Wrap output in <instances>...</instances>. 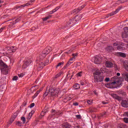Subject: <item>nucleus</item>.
Returning a JSON list of instances; mask_svg holds the SVG:
<instances>
[{
    "instance_id": "nucleus-1",
    "label": "nucleus",
    "mask_w": 128,
    "mask_h": 128,
    "mask_svg": "<svg viewBox=\"0 0 128 128\" xmlns=\"http://www.w3.org/2000/svg\"><path fill=\"white\" fill-rule=\"evenodd\" d=\"M58 94H60V89L52 88L46 90V92L44 94V98L48 96H58Z\"/></svg>"
},
{
    "instance_id": "nucleus-2",
    "label": "nucleus",
    "mask_w": 128,
    "mask_h": 128,
    "mask_svg": "<svg viewBox=\"0 0 128 128\" xmlns=\"http://www.w3.org/2000/svg\"><path fill=\"white\" fill-rule=\"evenodd\" d=\"M52 50V48L51 47H47L44 50L42 54L39 56V58L40 60H44V58L48 56V54H50V52Z\"/></svg>"
},
{
    "instance_id": "nucleus-3",
    "label": "nucleus",
    "mask_w": 128,
    "mask_h": 128,
    "mask_svg": "<svg viewBox=\"0 0 128 128\" xmlns=\"http://www.w3.org/2000/svg\"><path fill=\"white\" fill-rule=\"evenodd\" d=\"M113 44L114 46H117L116 48L117 50H124V46H126V44L122 42H120L118 44L114 43Z\"/></svg>"
},
{
    "instance_id": "nucleus-4",
    "label": "nucleus",
    "mask_w": 128,
    "mask_h": 128,
    "mask_svg": "<svg viewBox=\"0 0 128 128\" xmlns=\"http://www.w3.org/2000/svg\"><path fill=\"white\" fill-rule=\"evenodd\" d=\"M102 62V58L100 56H96L94 57V62L96 64H100Z\"/></svg>"
},
{
    "instance_id": "nucleus-5",
    "label": "nucleus",
    "mask_w": 128,
    "mask_h": 128,
    "mask_svg": "<svg viewBox=\"0 0 128 128\" xmlns=\"http://www.w3.org/2000/svg\"><path fill=\"white\" fill-rule=\"evenodd\" d=\"M122 6H120L115 11L110 14H108V16H114V14H118V12H120V10H122Z\"/></svg>"
},
{
    "instance_id": "nucleus-6",
    "label": "nucleus",
    "mask_w": 128,
    "mask_h": 128,
    "mask_svg": "<svg viewBox=\"0 0 128 128\" xmlns=\"http://www.w3.org/2000/svg\"><path fill=\"white\" fill-rule=\"evenodd\" d=\"M104 76H94L95 82H102L104 80Z\"/></svg>"
},
{
    "instance_id": "nucleus-7",
    "label": "nucleus",
    "mask_w": 128,
    "mask_h": 128,
    "mask_svg": "<svg viewBox=\"0 0 128 128\" xmlns=\"http://www.w3.org/2000/svg\"><path fill=\"white\" fill-rule=\"evenodd\" d=\"M124 33L122 34V37L123 38H126L128 36V28L125 27L124 28Z\"/></svg>"
},
{
    "instance_id": "nucleus-8",
    "label": "nucleus",
    "mask_w": 128,
    "mask_h": 128,
    "mask_svg": "<svg viewBox=\"0 0 128 128\" xmlns=\"http://www.w3.org/2000/svg\"><path fill=\"white\" fill-rule=\"evenodd\" d=\"M82 18V14H79L75 16L74 19L75 20V22H77V24H78V22L80 21V20Z\"/></svg>"
},
{
    "instance_id": "nucleus-9",
    "label": "nucleus",
    "mask_w": 128,
    "mask_h": 128,
    "mask_svg": "<svg viewBox=\"0 0 128 128\" xmlns=\"http://www.w3.org/2000/svg\"><path fill=\"white\" fill-rule=\"evenodd\" d=\"M105 66H106V68H112V66H114V64H112V63L110 61H106L105 62Z\"/></svg>"
},
{
    "instance_id": "nucleus-10",
    "label": "nucleus",
    "mask_w": 128,
    "mask_h": 128,
    "mask_svg": "<svg viewBox=\"0 0 128 128\" xmlns=\"http://www.w3.org/2000/svg\"><path fill=\"white\" fill-rule=\"evenodd\" d=\"M121 105L123 108H128V101L126 100H122L121 102Z\"/></svg>"
},
{
    "instance_id": "nucleus-11",
    "label": "nucleus",
    "mask_w": 128,
    "mask_h": 128,
    "mask_svg": "<svg viewBox=\"0 0 128 128\" xmlns=\"http://www.w3.org/2000/svg\"><path fill=\"white\" fill-rule=\"evenodd\" d=\"M112 78V80H114V81L111 82V84H116V82H118V78L117 76H115L113 77Z\"/></svg>"
},
{
    "instance_id": "nucleus-12",
    "label": "nucleus",
    "mask_w": 128,
    "mask_h": 128,
    "mask_svg": "<svg viewBox=\"0 0 128 128\" xmlns=\"http://www.w3.org/2000/svg\"><path fill=\"white\" fill-rule=\"evenodd\" d=\"M106 50L107 52H114V48H112V46H108L106 48Z\"/></svg>"
},
{
    "instance_id": "nucleus-13",
    "label": "nucleus",
    "mask_w": 128,
    "mask_h": 128,
    "mask_svg": "<svg viewBox=\"0 0 128 128\" xmlns=\"http://www.w3.org/2000/svg\"><path fill=\"white\" fill-rule=\"evenodd\" d=\"M51 114H52L50 116V118H52V116H56V114H58V112H56V110L52 109L51 110Z\"/></svg>"
},
{
    "instance_id": "nucleus-14",
    "label": "nucleus",
    "mask_w": 128,
    "mask_h": 128,
    "mask_svg": "<svg viewBox=\"0 0 128 128\" xmlns=\"http://www.w3.org/2000/svg\"><path fill=\"white\" fill-rule=\"evenodd\" d=\"M112 96L114 98H115L116 100H122V98L120 97L116 94H112Z\"/></svg>"
},
{
    "instance_id": "nucleus-15",
    "label": "nucleus",
    "mask_w": 128,
    "mask_h": 128,
    "mask_svg": "<svg viewBox=\"0 0 128 128\" xmlns=\"http://www.w3.org/2000/svg\"><path fill=\"white\" fill-rule=\"evenodd\" d=\"M73 62H72V60H69L68 61V62L66 63V65L65 66H64L63 68L64 70H66V68H68V66H70L71 64H72Z\"/></svg>"
},
{
    "instance_id": "nucleus-16",
    "label": "nucleus",
    "mask_w": 128,
    "mask_h": 128,
    "mask_svg": "<svg viewBox=\"0 0 128 128\" xmlns=\"http://www.w3.org/2000/svg\"><path fill=\"white\" fill-rule=\"evenodd\" d=\"M62 126H63V128H72V126L68 123L64 124Z\"/></svg>"
},
{
    "instance_id": "nucleus-17",
    "label": "nucleus",
    "mask_w": 128,
    "mask_h": 128,
    "mask_svg": "<svg viewBox=\"0 0 128 128\" xmlns=\"http://www.w3.org/2000/svg\"><path fill=\"white\" fill-rule=\"evenodd\" d=\"M69 24H76V20L74 18L73 19H70L69 21Z\"/></svg>"
},
{
    "instance_id": "nucleus-18",
    "label": "nucleus",
    "mask_w": 128,
    "mask_h": 128,
    "mask_svg": "<svg viewBox=\"0 0 128 128\" xmlns=\"http://www.w3.org/2000/svg\"><path fill=\"white\" fill-rule=\"evenodd\" d=\"M30 62H32V61H30V60H26L23 66H30Z\"/></svg>"
},
{
    "instance_id": "nucleus-19",
    "label": "nucleus",
    "mask_w": 128,
    "mask_h": 128,
    "mask_svg": "<svg viewBox=\"0 0 128 128\" xmlns=\"http://www.w3.org/2000/svg\"><path fill=\"white\" fill-rule=\"evenodd\" d=\"M0 66H3L4 68H8V65H6L2 60H0Z\"/></svg>"
},
{
    "instance_id": "nucleus-20",
    "label": "nucleus",
    "mask_w": 128,
    "mask_h": 128,
    "mask_svg": "<svg viewBox=\"0 0 128 128\" xmlns=\"http://www.w3.org/2000/svg\"><path fill=\"white\" fill-rule=\"evenodd\" d=\"M122 64H123L124 68H126L128 72V65L126 64V62L124 61H122Z\"/></svg>"
},
{
    "instance_id": "nucleus-21",
    "label": "nucleus",
    "mask_w": 128,
    "mask_h": 128,
    "mask_svg": "<svg viewBox=\"0 0 128 128\" xmlns=\"http://www.w3.org/2000/svg\"><path fill=\"white\" fill-rule=\"evenodd\" d=\"M46 112H48V110H42L40 114L41 116L44 117V114H46Z\"/></svg>"
},
{
    "instance_id": "nucleus-22",
    "label": "nucleus",
    "mask_w": 128,
    "mask_h": 128,
    "mask_svg": "<svg viewBox=\"0 0 128 128\" xmlns=\"http://www.w3.org/2000/svg\"><path fill=\"white\" fill-rule=\"evenodd\" d=\"M50 18H52V16L51 15H50V16H48L46 17H45L44 18H42V20L44 22H46V20H50Z\"/></svg>"
},
{
    "instance_id": "nucleus-23",
    "label": "nucleus",
    "mask_w": 128,
    "mask_h": 128,
    "mask_svg": "<svg viewBox=\"0 0 128 128\" xmlns=\"http://www.w3.org/2000/svg\"><path fill=\"white\" fill-rule=\"evenodd\" d=\"M81 9H80V8H77L76 9H74L72 11V14H76V12H80V10Z\"/></svg>"
},
{
    "instance_id": "nucleus-24",
    "label": "nucleus",
    "mask_w": 128,
    "mask_h": 128,
    "mask_svg": "<svg viewBox=\"0 0 128 128\" xmlns=\"http://www.w3.org/2000/svg\"><path fill=\"white\" fill-rule=\"evenodd\" d=\"M80 88V85L78 84L74 86V90H78Z\"/></svg>"
},
{
    "instance_id": "nucleus-25",
    "label": "nucleus",
    "mask_w": 128,
    "mask_h": 128,
    "mask_svg": "<svg viewBox=\"0 0 128 128\" xmlns=\"http://www.w3.org/2000/svg\"><path fill=\"white\" fill-rule=\"evenodd\" d=\"M70 100V98L67 96L64 98V102H68V100Z\"/></svg>"
},
{
    "instance_id": "nucleus-26",
    "label": "nucleus",
    "mask_w": 128,
    "mask_h": 128,
    "mask_svg": "<svg viewBox=\"0 0 128 128\" xmlns=\"http://www.w3.org/2000/svg\"><path fill=\"white\" fill-rule=\"evenodd\" d=\"M94 76H100V72H94Z\"/></svg>"
},
{
    "instance_id": "nucleus-27",
    "label": "nucleus",
    "mask_w": 128,
    "mask_h": 128,
    "mask_svg": "<svg viewBox=\"0 0 128 128\" xmlns=\"http://www.w3.org/2000/svg\"><path fill=\"white\" fill-rule=\"evenodd\" d=\"M60 8V6L56 7V8H55V9L52 10V14H54V12H56V10H58Z\"/></svg>"
},
{
    "instance_id": "nucleus-28",
    "label": "nucleus",
    "mask_w": 128,
    "mask_h": 128,
    "mask_svg": "<svg viewBox=\"0 0 128 128\" xmlns=\"http://www.w3.org/2000/svg\"><path fill=\"white\" fill-rule=\"evenodd\" d=\"M14 118H11L9 122H8V124H12V122H14Z\"/></svg>"
},
{
    "instance_id": "nucleus-29",
    "label": "nucleus",
    "mask_w": 128,
    "mask_h": 128,
    "mask_svg": "<svg viewBox=\"0 0 128 128\" xmlns=\"http://www.w3.org/2000/svg\"><path fill=\"white\" fill-rule=\"evenodd\" d=\"M64 64V62H59L56 66V68H58V66H62V64Z\"/></svg>"
},
{
    "instance_id": "nucleus-30",
    "label": "nucleus",
    "mask_w": 128,
    "mask_h": 128,
    "mask_svg": "<svg viewBox=\"0 0 128 128\" xmlns=\"http://www.w3.org/2000/svg\"><path fill=\"white\" fill-rule=\"evenodd\" d=\"M118 2L122 4V2H128V0H118Z\"/></svg>"
},
{
    "instance_id": "nucleus-31",
    "label": "nucleus",
    "mask_w": 128,
    "mask_h": 128,
    "mask_svg": "<svg viewBox=\"0 0 128 128\" xmlns=\"http://www.w3.org/2000/svg\"><path fill=\"white\" fill-rule=\"evenodd\" d=\"M24 76V73L18 74V76H19V78H23Z\"/></svg>"
},
{
    "instance_id": "nucleus-32",
    "label": "nucleus",
    "mask_w": 128,
    "mask_h": 128,
    "mask_svg": "<svg viewBox=\"0 0 128 128\" xmlns=\"http://www.w3.org/2000/svg\"><path fill=\"white\" fill-rule=\"evenodd\" d=\"M120 56H122V58H126V54H124V53L120 52Z\"/></svg>"
},
{
    "instance_id": "nucleus-33",
    "label": "nucleus",
    "mask_w": 128,
    "mask_h": 128,
    "mask_svg": "<svg viewBox=\"0 0 128 128\" xmlns=\"http://www.w3.org/2000/svg\"><path fill=\"white\" fill-rule=\"evenodd\" d=\"M23 122V124H24L26 122V118L24 116H22L21 118Z\"/></svg>"
},
{
    "instance_id": "nucleus-34",
    "label": "nucleus",
    "mask_w": 128,
    "mask_h": 128,
    "mask_svg": "<svg viewBox=\"0 0 128 128\" xmlns=\"http://www.w3.org/2000/svg\"><path fill=\"white\" fill-rule=\"evenodd\" d=\"M18 76H14L12 78V80H18Z\"/></svg>"
},
{
    "instance_id": "nucleus-35",
    "label": "nucleus",
    "mask_w": 128,
    "mask_h": 128,
    "mask_svg": "<svg viewBox=\"0 0 128 128\" xmlns=\"http://www.w3.org/2000/svg\"><path fill=\"white\" fill-rule=\"evenodd\" d=\"M32 115L30 113H29L28 119L30 120V118H32Z\"/></svg>"
},
{
    "instance_id": "nucleus-36",
    "label": "nucleus",
    "mask_w": 128,
    "mask_h": 128,
    "mask_svg": "<svg viewBox=\"0 0 128 128\" xmlns=\"http://www.w3.org/2000/svg\"><path fill=\"white\" fill-rule=\"evenodd\" d=\"M96 108H93L90 110V112H96Z\"/></svg>"
},
{
    "instance_id": "nucleus-37",
    "label": "nucleus",
    "mask_w": 128,
    "mask_h": 128,
    "mask_svg": "<svg viewBox=\"0 0 128 128\" xmlns=\"http://www.w3.org/2000/svg\"><path fill=\"white\" fill-rule=\"evenodd\" d=\"M124 122H126V124L128 123V118H124Z\"/></svg>"
},
{
    "instance_id": "nucleus-38",
    "label": "nucleus",
    "mask_w": 128,
    "mask_h": 128,
    "mask_svg": "<svg viewBox=\"0 0 128 128\" xmlns=\"http://www.w3.org/2000/svg\"><path fill=\"white\" fill-rule=\"evenodd\" d=\"M28 5H30V4L27 3V4H25L24 5H22L20 6V7L21 8H24V6H28Z\"/></svg>"
},
{
    "instance_id": "nucleus-39",
    "label": "nucleus",
    "mask_w": 128,
    "mask_h": 128,
    "mask_svg": "<svg viewBox=\"0 0 128 128\" xmlns=\"http://www.w3.org/2000/svg\"><path fill=\"white\" fill-rule=\"evenodd\" d=\"M76 118H78V120H80L82 118V116L80 115H76Z\"/></svg>"
},
{
    "instance_id": "nucleus-40",
    "label": "nucleus",
    "mask_w": 128,
    "mask_h": 128,
    "mask_svg": "<svg viewBox=\"0 0 128 128\" xmlns=\"http://www.w3.org/2000/svg\"><path fill=\"white\" fill-rule=\"evenodd\" d=\"M82 72H79L78 74H76L77 76H82Z\"/></svg>"
},
{
    "instance_id": "nucleus-41",
    "label": "nucleus",
    "mask_w": 128,
    "mask_h": 128,
    "mask_svg": "<svg viewBox=\"0 0 128 128\" xmlns=\"http://www.w3.org/2000/svg\"><path fill=\"white\" fill-rule=\"evenodd\" d=\"M78 53H76V54H72V56L74 58H76V56H78Z\"/></svg>"
},
{
    "instance_id": "nucleus-42",
    "label": "nucleus",
    "mask_w": 128,
    "mask_h": 128,
    "mask_svg": "<svg viewBox=\"0 0 128 128\" xmlns=\"http://www.w3.org/2000/svg\"><path fill=\"white\" fill-rule=\"evenodd\" d=\"M17 124H18V126H20V124H22V122H20V121H18L17 122Z\"/></svg>"
},
{
    "instance_id": "nucleus-43",
    "label": "nucleus",
    "mask_w": 128,
    "mask_h": 128,
    "mask_svg": "<svg viewBox=\"0 0 128 128\" xmlns=\"http://www.w3.org/2000/svg\"><path fill=\"white\" fill-rule=\"evenodd\" d=\"M10 24H10L9 28H11V26H14V24L15 23L14 22H10Z\"/></svg>"
},
{
    "instance_id": "nucleus-44",
    "label": "nucleus",
    "mask_w": 128,
    "mask_h": 128,
    "mask_svg": "<svg viewBox=\"0 0 128 128\" xmlns=\"http://www.w3.org/2000/svg\"><path fill=\"white\" fill-rule=\"evenodd\" d=\"M38 94H36V93L35 94H34V96H32V98L34 99V98H36V96H38Z\"/></svg>"
},
{
    "instance_id": "nucleus-45",
    "label": "nucleus",
    "mask_w": 128,
    "mask_h": 128,
    "mask_svg": "<svg viewBox=\"0 0 128 128\" xmlns=\"http://www.w3.org/2000/svg\"><path fill=\"white\" fill-rule=\"evenodd\" d=\"M34 103H32L30 105V108H34Z\"/></svg>"
},
{
    "instance_id": "nucleus-46",
    "label": "nucleus",
    "mask_w": 128,
    "mask_h": 128,
    "mask_svg": "<svg viewBox=\"0 0 128 128\" xmlns=\"http://www.w3.org/2000/svg\"><path fill=\"white\" fill-rule=\"evenodd\" d=\"M114 66L116 70H118V66H116V64H114Z\"/></svg>"
},
{
    "instance_id": "nucleus-47",
    "label": "nucleus",
    "mask_w": 128,
    "mask_h": 128,
    "mask_svg": "<svg viewBox=\"0 0 128 128\" xmlns=\"http://www.w3.org/2000/svg\"><path fill=\"white\" fill-rule=\"evenodd\" d=\"M105 82H110V78H106V79H105Z\"/></svg>"
},
{
    "instance_id": "nucleus-48",
    "label": "nucleus",
    "mask_w": 128,
    "mask_h": 128,
    "mask_svg": "<svg viewBox=\"0 0 128 128\" xmlns=\"http://www.w3.org/2000/svg\"><path fill=\"white\" fill-rule=\"evenodd\" d=\"M76 60V57H72L70 59V60Z\"/></svg>"
},
{
    "instance_id": "nucleus-49",
    "label": "nucleus",
    "mask_w": 128,
    "mask_h": 128,
    "mask_svg": "<svg viewBox=\"0 0 128 128\" xmlns=\"http://www.w3.org/2000/svg\"><path fill=\"white\" fill-rule=\"evenodd\" d=\"M60 76V74H57L56 76V78H58V76Z\"/></svg>"
},
{
    "instance_id": "nucleus-50",
    "label": "nucleus",
    "mask_w": 128,
    "mask_h": 128,
    "mask_svg": "<svg viewBox=\"0 0 128 128\" xmlns=\"http://www.w3.org/2000/svg\"><path fill=\"white\" fill-rule=\"evenodd\" d=\"M16 116H18V115H15V116H12V118H14V120H15L16 118Z\"/></svg>"
},
{
    "instance_id": "nucleus-51",
    "label": "nucleus",
    "mask_w": 128,
    "mask_h": 128,
    "mask_svg": "<svg viewBox=\"0 0 128 128\" xmlns=\"http://www.w3.org/2000/svg\"><path fill=\"white\" fill-rule=\"evenodd\" d=\"M4 30V28H2L0 29V32H2V30Z\"/></svg>"
},
{
    "instance_id": "nucleus-52",
    "label": "nucleus",
    "mask_w": 128,
    "mask_h": 128,
    "mask_svg": "<svg viewBox=\"0 0 128 128\" xmlns=\"http://www.w3.org/2000/svg\"><path fill=\"white\" fill-rule=\"evenodd\" d=\"M30 114L32 116V114H34V110L31 111Z\"/></svg>"
},
{
    "instance_id": "nucleus-53",
    "label": "nucleus",
    "mask_w": 128,
    "mask_h": 128,
    "mask_svg": "<svg viewBox=\"0 0 128 128\" xmlns=\"http://www.w3.org/2000/svg\"><path fill=\"white\" fill-rule=\"evenodd\" d=\"M41 66H41V68H44V66H46V65H44V64L42 62V63H41Z\"/></svg>"
},
{
    "instance_id": "nucleus-54",
    "label": "nucleus",
    "mask_w": 128,
    "mask_h": 128,
    "mask_svg": "<svg viewBox=\"0 0 128 128\" xmlns=\"http://www.w3.org/2000/svg\"><path fill=\"white\" fill-rule=\"evenodd\" d=\"M74 106H78V102H74Z\"/></svg>"
},
{
    "instance_id": "nucleus-55",
    "label": "nucleus",
    "mask_w": 128,
    "mask_h": 128,
    "mask_svg": "<svg viewBox=\"0 0 128 128\" xmlns=\"http://www.w3.org/2000/svg\"><path fill=\"white\" fill-rule=\"evenodd\" d=\"M84 6H84V5L82 6H81V8H79V10H82V8H84Z\"/></svg>"
},
{
    "instance_id": "nucleus-56",
    "label": "nucleus",
    "mask_w": 128,
    "mask_h": 128,
    "mask_svg": "<svg viewBox=\"0 0 128 128\" xmlns=\"http://www.w3.org/2000/svg\"><path fill=\"white\" fill-rule=\"evenodd\" d=\"M45 64H48V60H46L45 62Z\"/></svg>"
},
{
    "instance_id": "nucleus-57",
    "label": "nucleus",
    "mask_w": 128,
    "mask_h": 128,
    "mask_svg": "<svg viewBox=\"0 0 128 128\" xmlns=\"http://www.w3.org/2000/svg\"><path fill=\"white\" fill-rule=\"evenodd\" d=\"M8 71H5V72H4V74H8Z\"/></svg>"
},
{
    "instance_id": "nucleus-58",
    "label": "nucleus",
    "mask_w": 128,
    "mask_h": 128,
    "mask_svg": "<svg viewBox=\"0 0 128 128\" xmlns=\"http://www.w3.org/2000/svg\"><path fill=\"white\" fill-rule=\"evenodd\" d=\"M88 103L89 104H92V102H90V100H88Z\"/></svg>"
},
{
    "instance_id": "nucleus-59",
    "label": "nucleus",
    "mask_w": 128,
    "mask_h": 128,
    "mask_svg": "<svg viewBox=\"0 0 128 128\" xmlns=\"http://www.w3.org/2000/svg\"><path fill=\"white\" fill-rule=\"evenodd\" d=\"M40 90H39L37 91L36 94H40Z\"/></svg>"
},
{
    "instance_id": "nucleus-60",
    "label": "nucleus",
    "mask_w": 128,
    "mask_h": 128,
    "mask_svg": "<svg viewBox=\"0 0 128 128\" xmlns=\"http://www.w3.org/2000/svg\"><path fill=\"white\" fill-rule=\"evenodd\" d=\"M116 76H120V74L119 72H118V73L116 74Z\"/></svg>"
},
{
    "instance_id": "nucleus-61",
    "label": "nucleus",
    "mask_w": 128,
    "mask_h": 128,
    "mask_svg": "<svg viewBox=\"0 0 128 128\" xmlns=\"http://www.w3.org/2000/svg\"><path fill=\"white\" fill-rule=\"evenodd\" d=\"M102 104H108V102H102Z\"/></svg>"
},
{
    "instance_id": "nucleus-62",
    "label": "nucleus",
    "mask_w": 128,
    "mask_h": 128,
    "mask_svg": "<svg viewBox=\"0 0 128 128\" xmlns=\"http://www.w3.org/2000/svg\"><path fill=\"white\" fill-rule=\"evenodd\" d=\"M105 86L106 88H108V86H110V84H107Z\"/></svg>"
},
{
    "instance_id": "nucleus-63",
    "label": "nucleus",
    "mask_w": 128,
    "mask_h": 128,
    "mask_svg": "<svg viewBox=\"0 0 128 128\" xmlns=\"http://www.w3.org/2000/svg\"><path fill=\"white\" fill-rule=\"evenodd\" d=\"M94 94H96V96H98V93L96 92V91H94Z\"/></svg>"
},
{
    "instance_id": "nucleus-64",
    "label": "nucleus",
    "mask_w": 128,
    "mask_h": 128,
    "mask_svg": "<svg viewBox=\"0 0 128 128\" xmlns=\"http://www.w3.org/2000/svg\"><path fill=\"white\" fill-rule=\"evenodd\" d=\"M118 128H124V126H120Z\"/></svg>"
}]
</instances>
